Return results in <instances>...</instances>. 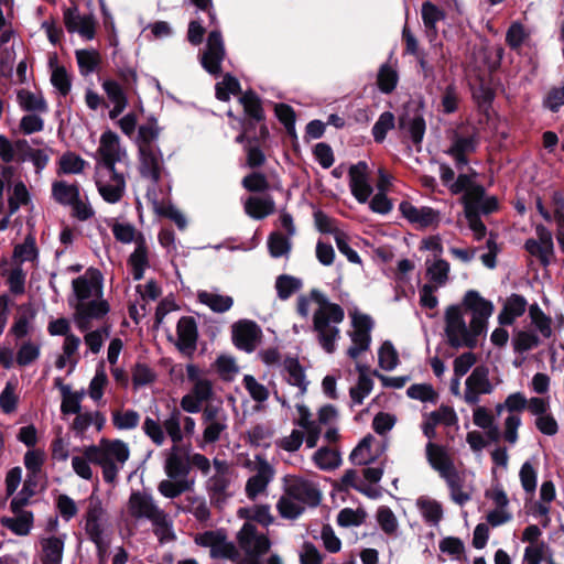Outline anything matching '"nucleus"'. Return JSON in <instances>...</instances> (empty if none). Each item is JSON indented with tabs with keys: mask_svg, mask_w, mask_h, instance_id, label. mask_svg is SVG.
Here are the masks:
<instances>
[{
	"mask_svg": "<svg viewBox=\"0 0 564 564\" xmlns=\"http://www.w3.org/2000/svg\"><path fill=\"white\" fill-rule=\"evenodd\" d=\"M282 489L276 510L282 518L290 520L297 519L306 508L317 507L323 497L316 481L295 474L282 478Z\"/></svg>",
	"mask_w": 564,
	"mask_h": 564,
	"instance_id": "nucleus-4",
	"label": "nucleus"
},
{
	"mask_svg": "<svg viewBox=\"0 0 564 564\" xmlns=\"http://www.w3.org/2000/svg\"><path fill=\"white\" fill-rule=\"evenodd\" d=\"M529 310L528 302L524 296L513 293L507 297L502 311L498 315L501 325H512L514 321L522 316Z\"/></svg>",
	"mask_w": 564,
	"mask_h": 564,
	"instance_id": "nucleus-34",
	"label": "nucleus"
},
{
	"mask_svg": "<svg viewBox=\"0 0 564 564\" xmlns=\"http://www.w3.org/2000/svg\"><path fill=\"white\" fill-rule=\"evenodd\" d=\"M80 452V455H74L72 457V468L78 477L85 480H91L94 471L90 464H95V459L87 454V446L82 448Z\"/></svg>",
	"mask_w": 564,
	"mask_h": 564,
	"instance_id": "nucleus-60",
	"label": "nucleus"
},
{
	"mask_svg": "<svg viewBox=\"0 0 564 564\" xmlns=\"http://www.w3.org/2000/svg\"><path fill=\"white\" fill-rule=\"evenodd\" d=\"M399 128L409 134L414 144H420L423 140L426 124L423 116L419 111H406L399 118Z\"/></svg>",
	"mask_w": 564,
	"mask_h": 564,
	"instance_id": "nucleus-33",
	"label": "nucleus"
},
{
	"mask_svg": "<svg viewBox=\"0 0 564 564\" xmlns=\"http://www.w3.org/2000/svg\"><path fill=\"white\" fill-rule=\"evenodd\" d=\"M1 523L17 535H26L31 531L33 516L31 512H23L15 518H2Z\"/></svg>",
	"mask_w": 564,
	"mask_h": 564,
	"instance_id": "nucleus-59",
	"label": "nucleus"
},
{
	"mask_svg": "<svg viewBox=\"0 0 564 564\" xmlns=\"http://www.w3.org/2000/svg\"><path fill=\"white\" fill-rule=\"evenodd\" d=\"M274 202L270 196H251L245 203L247 215L254 219H262L274 212Z\"/></svg>",
	"mask_w": 564,
	"mask_h": 564,
	"instance_id": "nucleus-43",
	"label": "nucleus"
},
{
	"mask_svg": "<svg viewBox=\"0 0 564 564\" xmlns=\"http://www.w3.org/2000/svg\"><path fill=\"white\" fill-rule=\"evenodd\" d=\"M162 511L151 495L143 491H133L130 495L128 512L132 518L147 519L151 522Z\"/></svg>",
	"mask_w": 564,
	"mask_h": 564,
	"instance_id": "nucleus-22",
	"label": "nucleus"
},
{
	"mask_svg": "<svg viewBox=\"0 0 564 564\" xmlns=\"http://www.w3.org/2000/svg\"><path fill=\"white\" fill-rule=\"evenodd\" d=\"M237 540L241 550L250 557L257 560L265 554L271 546V542L264 532L257 524L245 522L237 534Z\"/></svg>",
	"mask_w": 564,
	"mask_h": 564,
	"instance_id": "nucleus-11",
	"label": "nucleus"
},
{
	"mask_svg": "<svg viewBox=\"0 0 564 564\" xmlns=\"http://www.w3.org/2000/svg\"><path fill=\"white\" fill-rule=\"evenodd\" d=\"M197 296L202 304L208 306L215 313H225L234 305L231 296L216 292L200 291Z\"/></svg>",
	"mask_w": 564,
	"mask_h": 564,
	"instance_id": "nucleus-44",
	"label": "nucleus"
},
{
	"mask_svg": "<svg viewBox=\"0 0 564 564\" xmlns=\"http://www.w3.org/2000/svg\"><path fill=\"white\" fill-rule=\"evenodd\" d=\"M541 339L542 338L533 330H518L512 338L513 349L520 354L527 352L540 346Z\"/></svg>",
	"mask_w": 564,
	"mask_h": 564,
	"instance_id": "nucleus-54",
	"label": "nucleus"
},
{
	"mask_svg": "<svg viewBox=\"0 0 564 564\" xmlns=\"http://www.w3.org/2000/svg\"><path fill=\"white\" fill-rule=\"evenodd\" d=\"M147 196L150 200H152L156 213H159L165 217H169L171 220H173L175 223V225L180 229L186 228L187 220L181 210H178L176 207H174L172 205H169L165 207L159 206L155 188H149Z\"/></svg>",
	"mask_w": 564,
	"mask_h": 564,
	"instance_id": "nucleus-51",
	"label": "nucleus"
},
{
	"mask_svg": "<svg viewBox=\"0 0 564 564\" xmlns=\"http://www.w3.org/2000/svg\"><path fill=\"white\" fill-rule=\"evenodd\" d=\"M425 454L429 464L440 474L441 477L455 468L447 449L442 445L427 442L425 446Z\"/></svg>",
	"mask_w": 564,
	"mask_h": 564,
	"instance_id": "nucleus-29",
	"label": "nucleus"
},
{
	"mask_svg": "<svg viewBox=\"0 0 564 564\" xmlns=\"http://www.w3.org/2000/svg\"><path fill=\"white\" fill-rule=\"evenodd\" d=\"M399 209L404 218L419 227H429L440 220L438 213L427 206H415L412 203L402 202Z\"/></svg>",
	"mask_w": 564,
	"mask_h": 564,
	"instance_id": "nucleus-27",
	"label": "nucleus"
},
{
	"mask_svg": "<svg viewBox=\"0 0 564 564\" xmlns=\"http://www.w3.org/2000/svg\"><path fill=\"white\" fill-rule=\"evenodd\" d=\"M377 522L380 529L388 535L395 536L399 530V521L393 511L387 507L381 506L377 510Z\"/></svg>",
	"mask_w": 564,
	"mask_h": 564,
	"instance_id": "nucleus-62",
	"label": "nucleus"
},
{
	"mask_svg": "<svg viewBox=\"0 0 564 564\" xmlns=\"http://www.w3.org/2000/svg\"><path fill=\"white\" fill-rule=\"evenodd\" d=\"M159 134L160 128L155 120H151L145 124L140 126L137 138L138 150L159 148L156 144Z\"/></svg>",
	"mask_w": 564,
	"mask_h": 564,
	"instance_id": "nucleus-48",
	"label": "nucleus"
},
{
	"mask_svg": "<svg viewBox=\"0 0 564 564\" xmlns=\"http://www.w3.org/2000/svg\"><path fill=\"white\" fill-rule=\"evenodd\" d=\"M164 431L173 442V445H180L184 438L182 431V412L174 409L163 421Z\"/></svg>",
	"mask_w": 564,
	"mask_h": 564,
	"instance_id": "nucleus-58",
	"label": "nucleus"
},
{
	"mask_svg": "<svg viewBox=\"0 0 564 564\" xmlns=\"http://www.w3.org/2000/svg\"><path fill=\"white\" fill-rule=\"evenodd\" d=\"M151 524L153 533L161 544L175 541L176 535L173 530V522L164 510L151 521Z\"/></svg>",
	"mask_w": 564,
	"mask_h": 564,
	"instance_id": "nucleus-46",
	"label": "nucleus"
},
{
	"mask_svg": "<svg viewBox=\"0 0 564 564\" xmlns=\"http://www.w3.org/2000/svg\"><path fill=\"white\" fill-rule=\"evenodd\" d=\"M41 345L32 340L23 341L17 351L15 361L20 367H26L39 359Z\"/></svg>",
	"mask_w": 564,
	"mask_h": 564,
	"instance_id": "nucleus-61",
	"label": "nucleus"
},
{
	"mask_svg": "<svg viewBox=\"0 0 564 564\" xmlns=\"http://www.w3.org/2000/svg\"><path fill=\"white\" fill-rule=\"evenodd\" d=\"M61 394H62V403H61V412L64 415L67 414H78L82 410V401L86 395V391L84 389L73 391L69 386L58 384Z\"/></svg>",
	"mask_w": 564,
	"mask_h": 564,
	"instance_id": "nucleus-39",
	"label": "nucleus"
},
{
	"mask_svg": "<svg viewBox=\"0 0 564 564\" xmlns=\"http://www.w3.org/2000/svg\"><path fill=\"white\" fill-rule=\"evenodd\" d=\"M506 410L509 415L503 423V438L509 444L513 445L518 441V429L521 425V417L516 412H520L527 408L528 400L521 392H514L507 397Z\"/></svg>",
	"mask_w": 564,
	"mask_h": 564,
	"instance_id": "nucleus-17",
	"label": "nucleus"
},
{
	"mask_svg": "<svg viewBox=\"0 0 564 564\" xmlns=\"http://www.w3.org/2000/svg\"><path fill=\"white\" fill-rule=\"evenodd\" d=\"M95 183L100 196L109 204L120 202L124 195L126 178L116 167H96Z\"/></svg>",
	"mask_w": 564,
	"mask_h": 564,
	"instance_id": "nucleus-9",
	"label": "nucleus"
},
{
	"mask_svg": "<svg viewBox=\"0 0 564 564\" xmlns=\"http://www.w3.org/2000/svg\"><path fill=\"white\" fill-rule=\"evenodd\" d=\"M198 328L193 316H183L176 325L174 345L185 357H192L197 349Z\"/></svg>",
	"mask_w": 564,
	"mask_h": 564,
	"instance_id": "nucleus-19",
	"label": "nucleus"
},
{
	"mask_svg": "<svg viewBox=\"0 0 564 564\" xmlns=\"http://www.w3.org/2000/svg\"><path fill=\"white\" fill-rule=\"evenodd\" d=\"M63 22L68 33H77L85 41L96 36L97 22L94 15L80 13L76 3L63 10Z\"/></svg>",
	"mask_w": 564,
	"mask_h": 564,
	"instance_id": "nucleus-13",
	"label": "nucleus"
},
{
	"mask_svg": "<svg viewBox=\"0 0 564 564\" xmlns=\"http://www.w3.org/2000/svg\"><path fill=\"white\" fill-rule=\"evenodd\" d=\"M242 384L250 398L259 404V409L269 399V389L259 382L252 375H245L242 378Z\"/></svg>",
	"mask_w": 564,
	"mask_h": 564,
	"instance_id": "nucleus-57",
	"label": "nucleus"
},
{
	"mask_svg": "<svg viewBox=\"0 0 564 564\" xmlns=\"http://www.w3.org/2000/svg\"><path fill=\"white\" fill-rule=\"evenodd\" d=\"M73 296L69 305L74 308V322L80 332H87L91 321L100 319L109 312L104 299L102 275L97 269H88L72 282Z\"/></svg>",
	"mask_w": 564,
	"mask_h": 564,
	"instance_id": "nucleus-2",
	"label": "nucleus"
},
{
	"mask_svg": "<svg viewBox=\"0 0 564 564\" xmlns=\"http://www.w3.org/2000/svg\"><path fill=\"white\" fill-rule=\"evenodd\" d=\"M98 153L100 159L96 167H116L117 163L127 159V151L121 147L119 135L110 130L101 134Z\"/></svg>",
	"mask_w": 564,
	"mask_h": 564,
	"instance_id": "nucleus-15",
	"label": "nucleus"
},
{
	"mask_svg": "<svg viewBox=\"0 0 564 564\" xmlns=\"http://www.w3.org/2000/svg\"><path fill=\"white\" fill-rule=\"evenodd\" d=\"M285 379L288 383L299 389V394L303 395L307 390L308 381L306 380L304 369L295 358H286L284 360Z\"/></svg>",
	"mask_w": 564,
	"mask_h": 564,
	"instance_id": "nucleus-42",
	"label": "nucleus"
},
{
	"mask_svg": "<svg viewBox=\"0 0 564 564\" xmlns=\"http://www.w3.org/2000/svg\"><path fill=\"white\" fill-rule=\"evenodd\" d=\"M186 376L193 387L181 399V408L187 413H198L203 403L209 401L214 394L213 382L195 365L186 366Z\"/></svg>",
	"mask_w": 564,
	"mask_h": 564,
	"instance_id": "nucleus-8",
	"label": "nucleus"
},
{
	"mask_svg": "<svg viewBox=\"0 0 564 564\" xmlns=\"http://www.w3.org/2000/svg\"><path fill=\"white\" fill-rule=\"evenodd\" d=\"M312 459L321 470H333L341 464L340 454L326 446L318 448Z\"/></svg>",
	"mask_w": 564,
	"mask_h": 564,
	"instance_id": "nucleus-49",
	"label": "nucleus"
},
{
	"mask_svg": "<svg viewBox=\"0 0 564 564\" xmlns=\"http://www.w3.org/2000/svg\"><path fill=\"white\" fill-rule=\"evenodd\" d=\"M292 248L291 237L279 231L272 232L268 238V249L272 258H288Z\"/></svg>",
	"mask_w": 564,
	"mask_h": 564,
	"instance_id": "nucleus-55",
	"label": "nucleus"
},
{
	"mask_svg": "<svg viewBox=\"0 0 564 564\" xmlns=\"http://www.w3.org/2000/svg\"><path fill=\"white\" fill-rule=\"evenodd\" d=\"M67 534H47L40 538L42 564H62Z\"/></svg>",
	"mask_w": 564,
	"mask_h": 564,
	"instance_id": "nucleus-25",
	"label": "nucleus"
},
{
	"mask_svg": "<svg viewBox=\"0 0 564 564\" xmlns=\"http://www.w3.org/2000/svg\"><path fill=\"white\" fill-rule=\"evenodd\" d=\"M416 507L429 525L436 527L442 521L444 511L437 500L422 496L416 499Z\"/></svg>",
	"mask_w": 564,
	"mask_h": 564,
	"instance_id": "nucleus-36",
	"label": "nucleus"
},
{
	"mask_svg": "<svg viewBox=\"0 0 564 564\" xmlns=\"http://www.w3.org/2000/svg\"><path fill=\"white\" fill-rule=\"evenodd\" d=\"M492 313L494 304L490 301L475 290L467 291L459 304L445 310L444 330L448 345L453 348L476 347Z\"/></svg>",
	"mask_w": 564,
	"mask_h": 564,
	"instance_id": "nucleus-1",
	"label": "nucleus"
},
{
	"mask_svg": "<svg viewBox=\"0 0 564 564\" xmlns=\"http://www.w3.org/2000/svg\"><path fill=\"white\" fill-rule=\"evenodd\" d=\"M422 19L429 36H436L437 23L445 18V13L430 1L422 4Z\"/></svg>",
	"mask_w": 564,
	"mask_h": 564,
	"instance_id": "nucleus-53",
	"label": "nucleus"
},
{
	"mask_svg": "<svg viewBox=\"0 0 564 564\" xmlns=\"http://www.w3.org/2000/svg\"><path fill=\"white\" fill-rule=\"evenodd\" d=\"M150 248L144 236H140L138 245L128 258V265L134 281H140L144 276L145 270L150 267Z\"/></svg>",
	"mask_w": 564,
	"mask_h": 564,
	"instance_id": "nucleus-28",
	"label": "nucleus"
},
{
	"mask_svg": "<svg viewBox=\"0 0 564 564\" xmlns=\"http://www.w3.org/2000/svg\"><path fill=\"white\" fill-rule=\"evenodd\" d=\"M354 329L349 333L351 346L347 349V355L357 360L360 354L367 351L370 347L373 322L366 314L355 313L352 315Z\"/></svg>",
	"mask_w": 564,
	"mask_h": 564,
	"instance_id": "nucleus-12",
	"label": "nucleus"
},
{
	"mask_svg": "<svg viewBox=\"0 0 564 564\" xmlns=\"http://www.w3.org/2000/svg\"><path fill=\"white\" fill-rule=\"evenodd\" d=\"M213 465L215 473L208 478L206 488L210 499L219 502L227 495L230 484L229 467L225 460L217 458L213 460Z\"/></svg>",
	"mask_w": 564,
	"mask_h": 564,
	"instance_id": "nucleus-23",
	"label": "nucleus"
},
{
	"mask_svg": "<svg viewBox=\"0 0 564 564\" xmlns=\"http://www.w3.org/2000/svg\"><path fill=\"white\" fill-rule=\"evenodd\" d=\"M494 384L489 379V370L485 366H477L466 378L464 401L469 405H477L482 394H490L494 391Z\"/></svg>",
	"mask_w": 564,
	"mask_h": 564,
	"instance_id": "nucleus-14",
	"label": "nucleus"
},
{
	"mask_svg": "<svg viewBox=\"0 0 564 564\" xmlns=\"http://www.w3.org/2000/svg\"><path fill=\"white\" fill-rule=\"evenodd\" d=\"M84 529L89 540L111 534L108 513L100 498L94 494L88 499Z\"/></svg>",
	"mask_w": 564,
	"mask_h": 564,
	"instance_id": "nucleus-10",
	"label": "nucleus"
},
{
	"mask_svg": "<svg viewBox=\"0 0 564 564\" xmlns=\"http://www.w3.org/2000/svg\"><path fill=\"white\" fill-rule=\"evenodd\" d=\"M449 263L441 258L426 260V275L435 286H444L448 281Z\"/></svg>",
	"mask_w": 564,
	"mask_h": 564,
	"instance_id": "nucleus-47",
	"label": "nucleus"
},
{
	"mask_svg": "<svg viewBox=\"0 0 564 564\" xmlns=\"http://www.w3.org/2000/svg\"><path fill=\"white\" fill-rule=\"evenodd\" d=\"M164 471L169 479H163L158 486V490L163 497L174 499L193 488L194 480L188 478V453L183 452L180 445H173L166 451Z\"/></svg>",
	"mask_w": 564,
	"mask_h": 564,
	"instance_id": "nucleus-5",
	"label": "nucleus"
},
{
	"mask_svg": "<svg viewBox=\"0 0 564 564\" xmlns=\"http://www.w3.org/2000/svg\"><path fill=\"white\" fill-rule=\"evenodd\" d=\"M139 162L141 176L150 180L154 187L165 173L163 155L160 148L140 150Z\"/></svg>",
	"mask_w": 564,
	"mask_h": 564,
	"instance_id": "nucleus-21",
	"label": "nucleus"
},
{
	"mask_svg": "<svg viewBox=\"0 0 564 564\" xmlns=\"http://www.w3.org/2000/svg\"><path fill=\"white\" fill-rule=\"evenodd\" d=\"M449 489L452 500L464 506L471 499V490L465 482V477L454 468L442 477Z\"/></svg>",
	"mask_w": 564,
	"mask_h": 564,
	"instance_id": "nucleus-32",
	"label": "nucleus"
},
{
	"mask_svg": "<svg viewBox=\"0 0 564 564\" xmlns=\"http://www.w3.org/2000/svg\"><path fill=\"white\" fill-rule=\"evenodd\" d=\"M105 422V416L99 411L80 412L75 416L70 429L76 437L84 440L90 426H95L96 432H100Z\"/></svg>",
	"mask_w": 564,
	"mask_h": 564,
	"instance_id": "nucleus-31",
	"label": "nucleus"
},
{
	"mask_svg": "<svg viewBox=\"0 0 564 564\" xmlns=\"http://www.w3.org/2000/svg\"><path fill=\"white\" fill-rule=\"evenodd\" d=\"M48 66L51 69V83L58 90L59 95L65 97L70 91L72 83L64 66L58 65L56 54L48 58Z\"/></svg>",
	"mask_w": 564,
	"mask_h": 564,
	"instance_id": "nucleus-41",
	"label": "nucleus"
},
{
	"mask_svg": "<svg viewBox=\"0 0 564 564\" xmlns=\"http://www.w3.org/2000/svg\"><path fill=\"white\" fill-rule=\"evenodd\" d=\"M252 464V471L254 473L246 484V494L248 498L256 499L260 494H263L269 484L273 480L275 470L273 466L262 456H256Z\"/></svg>",
	"mask_w": 564,
	"mask_h": 564,
	"instance_id": "nucleus-16",
	"label": "nucleus"
},
{
	"mask_svg": "<svg viewBox=\"0 0 564 564\" xmlns=\"http://www.w3.org/2000/svg\"><path fill=\"white\" fill-rule=\"evenodd\" d=\"M349 187L352 196L361 204L368 202L373 189L369 178V167L365 161L351 165L348 171Z\"/></svg>",
	"mask_w": 564,
	"mask_h": 564,
	"instance_id": "nucleus-20",
	"label": "nucleus"
},
{
	"mask_svg": "<svg viewBox=\"0 0 564 564\" xmlns=\"http://www.w3.org/2000/svg\"><path fill=\"white\" fill-rule=\"evenodd\" d=\"M75 56L79 73L83 76H88L96 72L101 63V56L99 52L94 48L77 50L75 52Z\"/></svg>",
	"mask_w": 564,
	"mask_h": 564,
	"instance_id": "nucleus-45",
	"label": "nucleus"
},
{
	"mask_svg": "<svg viewBox=\"0 0 564 564\" xmlns=\"http://www.w3.org/2000/svg\"><path fill=\"white\" fill-rule=\"evenodd\" d=\"M52 194L56 202L63 205H70L79 196V188L76 184H68L65 181L53 183Z\"/></svg>",
	"mask_w": 564,
	"mask_h": 564,
	"instance_id": "nucleus-56",
	"label": "nucleus"
},
{
	"mask_svg": "<svg viewBox=\"0 0 564 564\" xmlns=\"http://www.w3.org/2000/svg\"><path fill=\"white\" fill-rule=\"evenodd\" d=\"M432 57H427V55L424 54L416 58L422 76L424 80H427L429 83H434L436 80L437 72L443 73L447 62V55L442 44H434L432 46Z\"/></svg>",
	"mask_w": 564,
	"mask_h": 564,
	"instance_id": "nucleus-24",
	"label": "nucleus"
},
{
	"mask_svg": "<svg viewBox=\"0 0 564 564\" xmlns=\"http://www.w3.org/2000/svg\"><path fill=\"white\" fill-rule=\"evenodd\" d=\"M226 55L221 33L212 31L207 37L206 48L200 56L202 66L212 75L221 73V62Z\"/></svg>",
	"mask_w": 564,
	"mask_h": 564,
	"instance_id": "nucleus-18",
	"label": "nucleus"
},
{
	"mask_svg": "<svg viewBox=\"0 0 564 564\" xmlns=\"http://www.w3.org/2000/svg\"><path fill=\"white\" fill-rule=\"evenodd\" d=\"M311 301L317 305L313 314V329L317 340L326 352L333 354L340 337L338 326L345 318V312L340 305L330 302L324 293L314 289L310 297L305 295L297 297L296 311L302 317L308 316Z\"/></svg>",
	"mask_w": 564,
	"mask_h": 564,
	"instance_id": "nucleus-3",
	"label": "nucleus"
},
{
	"mask_svg": "<svg viewBox=\"0 0 564 564\" xmlns=\"http://www.w3.org/2000/svg\"><path fill=\"white\" fill-rule=\"evenodd\" d=\"M529 317L533 332L541 338L549 339L553 335V321L551 316L546 315L538 303L529 305Z\"/></svg>",
	"mask_w": 564,
	"mask_h": 564,
	"instance_id": "nucleus-35",
	"label": "nucleus"
},
{
	"mask_svg": "<svg viewBox=\"0 0 564 564\" xmlns=\"http://www.w3.org/2000/svg\"><path fill=\"white\" fill-rule=\"evenodd\" d=\"M203 438L199 446L204 448L207 444H214L218 442L228 427V420L205 422L203 423Z\"/></svg>",
	"mask_w": 564,
	"mask_h": 564,
	"instance_id": "nucleus-64",
	"label": "nucleus"
},
{
	"mask_svg": "<svg viewBox=\"0 0 564 564\" xmlns=\"http://www.w3.org/2000/svg\"><path fill=\"white\" fill-rule=\"evenodd\" d=\"M259 326L248 319L239 321L232 326V339L235 345L245 351H252L260 336Z\"/></svg>",
	"mask_w": 564,
	"mask_h": 564,
	"instance_id": "nucleus-26",
	"label": "nucleus"
},
{
	"mask_svg": "<svg viewBox=\"0 0 564 564\" xmlns=\"http://www.w3.org/2000/svg\"><path fill=\"white\" fill-rule=\"evenodd\" d=\"M356 369L359 373L358 382L355 387L350 388V398L355 404H361L366 397L373 388L372 379L367 375L368 367L360 362H356Z\"/></svg>",
	"mask_w": 564,
	"mask_h": 564,
	"instance_id": "nucleus-40",
	"label": "nucleus"
},
{
	"mask_svg": "<svg viewBox=\"0 0 564 564\" xmlns=\"http://www.w3.org/2000/svg\"><path fill=\"white\" fill-rule=\"evenodd\" d=\"M87 454L101 467L104 480L115 484L130 457V448L121 440L101 438L97 444L87 446Z\"/></svg>",
	"mask_w": 564,
	"mask_h": 564,
	"instance_id": "nucleus-6",
	"label": "nucleus"
},
{
	"mask_svg": "<svg viewBox=\"0 0 564 564\" xmlns=\"http://www.w3.org/2000/svg\"><path fill=\"white\" fill-rule=\"evenodd\" d=\"M399 82V74L394 66L386 63L382 64L379 68L377 76V85L381 93L390 94L392 93Z\"/></svg>",
	"mask_w": 564,
	"mask_h": 564,
	"instance_id": "nucleus-52",
	"label": "nucleus"
},
{
	"mask_svg": "<svg viewBox=\"0 0 564 564\" xmlns=\"http://www.w3.org/2000/svg\"><path fill=\"white\" fill-rule=\"evenodd\" d=\"M17 100L24 111L33 113H46L48 111L47 102L42 93L20 89L17 93Z\"/></svg>",
	"mask_w": 564,
	"mask_h": 564,
	"instance_id": "nucleus-38",
	"label": "nucleus"
},
{
	"mask_svg": "<svg viewBox=\"0 0 564 564\" xmlns=\"http://www.w3.org/2000/svg\"><path fill=\"white\" fill-rule=\"evenodd\" d=\"M39 250L33 235H28L22 243H18L13 250V261L17 265L23 262L36 260Z\"/></svg>",
	"mask_w": 564,
	"mask_h": 564,
	"instance_id": "nucleus-50",
	"label": "nucleus"
},
{
	"mask_svg": "<svg viewBox=\"0 0 564 564\" xmlns=\"http://www.w3.org/2000/svg\"><path fill=\"white\" fill-rule=\"evenodd\" d=\"M140 423V414L134 410H117L112 412V424L117 430H133Z\"/></svg>",
	"mask_w": 564,
	"mask_h": 564,
	"instance_id": "nucleus-63",
	"label": "nucleus"
},
{
	"mask_svg": "<svg viewBox=\"0 0 564 564\" xmlns=\"http://www.w3.org/2000/svg\"><path fill=\"white\" fill-rule=\"evenodd\" d=\"M480 142L478 129L474 126L462 124L451 132L449 147L445 151L455 162L457 169L469 163L468 156L476 152Z\"/></svg>",
	"mask_w": 564,
	"mask_h": 564,
	"instance_id": "nucleus-7",
	"label": "nucleus"
},
{
	"mask_svg": "<svg viewBox=\"0 0 564 564\" xmlns=\"http://www.w3.org/2000/svg\"><path fill=\"white\" fill-rule=\"evenodd\" d=\"M237 514L240 519L246 520V522L259 523L263 528H268L274 521L268 505L239 508Z\"/></svg>",
	"mask_w": 564,
	"mask_h": 564,
	"instance_id": "nucleus-37",
	"label": "nucleus"
},
{
	"mask_svg": "<svg viewBox=\"0 0 564 564\" xmlns=\"http://www.w3.org/2000/svg\"><path fill=\"white\" fill-rule=\"evenodd\" d=\"M36 316V310L31 303H24L18 306L14 322L10 328L15 339H22L32 330V324Z\"/></svg>",
	"mask_w": 564,
	"mask_h": 564,
	"instance_id": "nucleus-30",
	"label": "nucleus"
}]
</instances>
